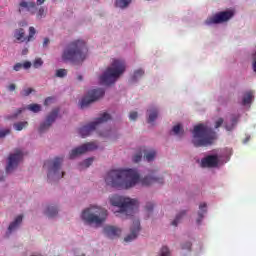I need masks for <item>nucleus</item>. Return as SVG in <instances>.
Segmentation results:
<instances>
[{
	"instance_id": "obj_35",
	"label": "nucleus",
	"mask_w": 256,
	"mask_h": 256,
	"mask_svg": "<svg viewBox=\"0 0 256 256\" xmlns=\"http://www.w3.org/2000/svg\"><path fill=\"white\" fill-rule=\"evenodd\" d=\"M160 256H171V251H169V248L167 246L161 248Z\"/></svg>"
},
{
	"instance_id": "obj_47",
	"label": "nucleus",
	"mask_w": 256,
	"mask_h": 256,
	"mask_svg": "<svg viewBox=\"0 0 256 256\" xmlns=\"http://www.w3.org/2000/svg\"><path fill=\"white\" fill-rule=\"evenodd\" d=\"M22 67H23L24 69H31V62H29V61L24 62V63L22 64Z\"/></svg>"
},
{
	"instance_id": "obj_27",
	"label": "nucleus",
	"mask_w": 256,
	"mask_h": 256,
	"mask_svg": "<svg viewBox=\"0 0 256 256\" xmlns=\"http://www.w3.org/2000/svg\"><path fill=\"white\" fill-rule=\"evenodd\" d=\"M185 215H187V211L183 210L181 211L179 214L176 215V218L174 219V221L172 222V225L174 227H177V225H179V221L185 217Z\"/></svg>"
},
{
	"instance_id": "obj_43",
	"label": "nucleus",
	"mask_w": 256,
	"mask_h": 256,
	"mask_svg": "<svg viewBox=\"0 0 256 256\" xmlns=\"http://www.w3.org/2000/svg\"><path fill=\"white\" fill-rule=\"evenodd\" d=\"M191 242H186L185 244H182V249H186V251H191Z\"/></svg>"
},
{
	"instance_id": "obj_17",
	"label": "nucleus",
	"mask_w": 256,
	"mask_h": 256,
	"mask_svg": "<svg viewBox=\"0 0 256 256\" xmlns=\"http://www.w3.org/2000/svg\"><path fill=\"white\" fill-rule=\"evenodd\" d=\"M28 11V13H30L31 15H35V13H37V4L33 1H25L22 0L19 3V13H23V11Z\"/></svg>"
},
{
	"instance_id": "obj_44",
	"label": "nucleus",
	"mask_w": 256,
	"mask_h": 256,
	"mask_svg": "<svg viewBox=\"0 0 256 256\" xmlns=\"http://www.w3.org/2000/svg\"><path fill=\"white\" fill-rule=\"evenodd\" d=\"M14 71H21L23 69V64L21 63H16L13 67Z\"/></svg>"
},
{
	"instance_id": "obj_29",
	"label": "nucleus",
	"mask_w": 256,
	"mask_h": 256,
	"mask_svg": "<svg viewBox=\"0 0 256 256\" xmlns=\"http://www.w3.org/2000/svg\"><path fill=\"white\" fill-rule=\"evenodd\" d=\"M156 156H157V152L155 150H150L149 152H146L144 154V157L148 162L153 161V159H155Z\"/></svg>"
},
{
	"instance_id": "obj_52",
	"label": "nucleus",
	"mask_w": 256,
	"mask_h": 256,
	"mask_svg": "<svg viewBox=\"0 0 256 256\" xmlns=\"http://www.w3.org/2000/svg\"><path fill=\"white\" fill-rule=\"evenodd\" d=\"M36 3L37 5H43V3H45V0H37Z\"/></svg>"
},
{
	"instance_id": "obj_51",
	"label": "nucleus",
	"mask_w": 256,
	"mask_h": 256,
	"mask_svg": "<svg viewBox=\"0 0 256 256\" xmlns=\"http://www.w3.org/2000/svg\"><path fill=\"white\" fill-rule=\"evenodd\" d=\"M23 113V109H18L17 112L15 113L14 117H17V115H21Z\"/></svg>"
},
{
	"instance_id": "obj_19",
	"label": "nucleus",
	"mask_w": 256,
	"mask_h": 256,
	"mask_svg": "<svg viewBox=\"0 0 256 256\" xmlns=\"http://www.w3.org/2000/svg\"><path fill=\"white\" fill-rule=\"evenodd\" d=\"M202 167H217L219 158L217 155H209L201 160Z\"/></svg>"
},
{
	"instance_id": "obj_40",
	"label": "nucleus",
	"mask_w": 256,
	"mask_h": 256,
	"mask_svg": "<svg viewBox=\"0 0 256 256\" xmlns=\"http://www.w3.org/2000/svg\"><path fill=\"white\" fill-rule=\"evenodd\" d=\"M9 133H11V130H9V129L1 130L0 131V139L5 137L6 135H9Z\"/></svg>"
},
{
	"instance_id": "obj_24",
	"label": "nucleus",
	"mask_w": 256,
	"mask_h": 256,
	"mask_svg": "<svg viewBox=\"0 0 256 256\" xmlns=\"http://www.w3.org/2000/svg\"><path fill=\"white\" fill-rule=\"evenodd\" d=\"M57 213H59V210L56 206H48L45 211V215L48 217H55L57 216Z\"/></svg>"
},
{
	"instance_id": "obj_16",
	"label": "nucleus",
	"mask_w": 256,
	"mask_h": 256,
	"mask_svg": "<svg viewBox=\"0 0 256 256\" xmlns=\"http://www.w3.org/2000/svg\"><path fill=\"white\" fill-rule=\"evenodd\" d=\"M130 231L131 233L124 238L125 243H131V241L137 239V235H139V231H141V222H139V220H134Z\"/></svg>"
},
{
	"instance_id": "obj_37",
	"label": "nucleus",
	"mask_w": 256,
	"mask_h": 256,
	"mask_svg": "<svg viewBox=\"0 0 256 256\" xmlns=\"http://www.w3.org/2000/svg\"><path fill=\"white\" fill-rule=\"evenodd\" d=\"M93 164V158H87L86 160H84L81 165H83V167H85L86 169L88 167H91V165Z\"/></svg>"
},
{
	"instance_id": "obj_22",
	"label": "nucleus",
	"mask_w": 256,
	"mask_h": 256,
	"mask_svg": "<svg viewBox=\"0 0 256 256\" xmlns=\"http://www.w3.org/2000/svg\"><path fill=\"white\" fill-rule=\"evenodd\" d=\"M23 222V215H19L15 218V220L9 225L8 231L11 233L12 231H15L19 225Z\"/></svg>"
},
{
	"instance_id": "obj_38",
	"label": "nucleus",
	"mask_w": 256,
	"mask_h": 256,
	"mask_svg": "<svg viewBox=\"0 0 256 256\" xmlns=\"http://www.w3.org/2000/svg\"><path fill=\"white\" fill-rule=\"evenodd\" d=\"M33 91H35L33 88H26L20 93V95H22V97H29V94L33 93Z\"/></svg>"
},
{
	"instance_id": "obj_46",
	"label": "nucleus",
	"mask_w": 256,
	"mask_h": 256,
	"mask_svg": "<svg viewBox=\"0 0 256 256\" xmlns=\"http://www.w3.org/2000/svg\"><path fill=\"white\" fill-rule=\"evenodd\" d=\"M153 207H154V205H153V203H151V202H149V203L146 204V210H147L148 212L153 211Z\"/></svg>"
},
{
	"instance_id": "obj_31",
	"label": "nucleus",
	"mask_w": 256,
	"mask_h": 256,
	"mask_svg": "<svg viewBox=\"0 0 256 256\" xmlns=\"http://www.w3.org/2000/svg\"><path fill=\"white\" fill-rule=\"evenodd\" d=\"M46 15L47 11H45V8L41 6L36 13V19H43Z\"/></svg>"
},
{
	"instance_id": "obj_9",
	"label": "nucleus",
	"mask_w": 256,
	"mask_h": 256,
	"mask_svg": "<svg viewBox=\"0 0 256 256\" xmlns=\"http://www.w3.org/2000/svg\"><path fill=\"white\" fill-rule=\"evenodd\" d=\"M105 95V90L102 88H97L90 90L88 94L82 98L80 102L81 109H85V107H89L91 103H95V101H99L101 97Z\"/></svg>"
},
{
	"instance_id": "obj_12",
	"label": "nucleus",
	"mask_w": 256,
	"mask_h": 256,
	"mask_svg": "<svg viewBox=\"0 0 256 256\" xmlns=\"http://www.w3.org/2000/svg\"><path fill=\"white\" fill-rule=\"evenodd\" d=\"M95 149H97V144L93 142H88L86 144H83L82 146L73 149L70 152V159H75V157H79V155H83L89 151H95Z\"/></svg>"
},
{
	"instance_id": "obj_39",
	"label": "nucleus",
	"mask_w": 256,
	"mask_h": 256,
	"mask_svg": "<svg viewBox=\"0 0 256 256\" xmlns=\"http://www.w3.org/2000/svg\"><path fill=\"white\" fill-rule=\"evenodd\" d=\"M42 65H43V60L41 58L36 59L33 63V67L35 69H39V67H41Z\"/></svg>"
},
{
	"instance_id": "obj_11",
	"label": "nucleus",
	"mask_w": 256,
	"mask_h": 256,
	"mask_svg": "<svg viewBox=\"0 0 256 256\" xmlns=\"http://www.w3.org/2000/svg\"><path fill=\"white\" fill-rule=\"evenodd\" d=\"M233 17V11H222L209 17L205 20V25H217L219 23H225Z\"/></svg>"
},
{
	"instance_id": "obj_15",
	"label": "nucleus",
	"mask_w": 256,
	"mask_h": 256,
	"mask_svg": "<svg viewBox=\"0 0 256 256\" xmlns=\"http://www.w3.org/2000/svg\"><path fill=\"white\" fill-rule=\"evenodd\" d=\"M35 33H37V31L35 30V27L31 26L29 28V35L27 37H25V30L23 28H19L15 31L14 33V37L15 39H17V41H21L22 43L24 41H32L33 37H35Z\"/></svg>"
},
{
	"instance_id": "obj_1",
	"label": "nucleus",
	"mask_w": 256,
	"mask_h": 256,
	"mask_svg": "<svg viewBox=\"0 0 256 256\" xmlns=\"http://www.w3.org/2000/svg\"><path fill=\"white\" fill-rule=\"evenodd\" d=\"M139 181L145 187H149V185H153V183H159L160 185H163L164 183L163 177H157L153 174L141 179L137 169L131 168L111 170L105 177L106 185H108V187H113L114 189H131L132 187H135Z\"/></svg>"
},
{
	"instance_id": "obj_14",
	"label": "nucleus",
	"mask_w": 256,
	"mask_h": 256,
	"mask_svg": "<svg viewBox=\"0 0 256 256\" xmlns=\"http://www.w3.org/2000/svg\"><path fill=\"white\" fill-rule=\"evenodd\" d=\"M59 116V108H55L52 110V113H50L47 117L46 120L40 125L39 127V133H45L53 123H55V120Z\"/></svg>"
},
{
	"instance_id": "obj_34",
	"label": "nucleus",
	"mask_w": 256,
	"mask_h": 256,
	"mask_svg": "<svg viewBox=\"0 0 256 256\" xmlns=\"http://www.w3.org/2000/svg\"><path fill=\"white\" fill-rule=\"evenodd\" d=\"M55 77H59L60 79H62L63 77H67V69L61 68L56 70Z\"/></svg>"
},
{
	"instance_id": "obj_45",
	"label": "nucleus",
	"mask_w": 256,
	"mask_h": 256,
	"mask_svg": "<svg viewBox=\"0 0 256 256\" xmlns=\"http://www.w3.org/2000/svg\"><path fill=\"white\" fill-rule=\"evenodd\" d=\"M55 98H53V97H47L46 99H45V101H44V105L45 106H47V105H49V103H53V100H54Z\"/></svg>"
},
{
	"instance_id": "obj_42",
	"label": "nucleus",
	"mask_w": 256,
	"mask_h": 256,
	"mask_svg": "<svg viewBox=\"0 0 256 256\" xmlns=\"http://www.w3.org/2000/svg\"><path fill=\"white\" fill-rule=\"evenodd\" d=\"M223 118H219L216 122H215V129H219V127H221V125H223Z\"/></svg>"
},
{
	"instance_id": "obj_32",
	"label": "nucleus",
	"mask_w": 256,
	"mask_h": 256,
	"mask_svg": "<svg viewBox=\"0 0 256 256\" xmlns=\"http://www.w3.org/2000/svg\"><path fill=\"white\" fill-rule=\"evenodd\" d=\"M27 109H29V111H32V113H39V111H41V105L30 104L27 106Z\"/></svg>"
},
{
	"instance_id": "obj_2",
	"label": "nucleus",
	"mask_w": 256,
	"mask_h": 256,
	"mask_svg": "<svg viewBox=\"0 0 256 256\" xmlns=\"http://www.w3.org/2000/svg\"><path fill=\"white\" fill-rule=\"evenodd\" d=\"M87 43L78 39L69 42L63 49L61 59L64 63H83L87 59Z\"/></svg>"
},
{
	"instance_id": "obj_55",
	"label": "nucleus",
	"mask_w": 256,
	"mask_h": 256,
	"mask_svg": "<svg viewBox=\"0 0 256 256\" xmlns=\"http://www.w3.org/2000/svg\"><path fill=\"white\" fill-rule=\"evenodd\" d=\"M26 51L23 52V55H25Z\"/></svg>"
},
{
	"instance_id": "obj_4",
	"label": "nucleus",
	"mask_w": 256,
	"mask_h": 256,
	"mask_svg": "<svg viewBox=\"0 0 256 256\" xmlns=\"http://www.w3.org/2000/svg\"><path fill=\"white\" fill-rule=\"evenodd\" d=\"M125 69H127V65L123 60L114 59L111 66L100 76V83L102 85H113L125 73Z\"/></svg>"
},
{
	"instance_id": "obj_30",
	"label": "nucleus",
	"mask_w": 256,
	"mask_h": 256,
	"mask_svg": "<svg viewBox=\"0 0 256 256\" xmlns=\"http://www.w3.org/2000/svg\"><path fill=\"white\" fill-rule=\"evenodd\" d=\"M27 125H29V123L27 121L17 122L14 124V129L16 131H23V129H25V127H27Z\"/></svg>"
},
{
	"instance_id": "obj_7",
	"label": "nucleus",
	"mask_w": 256,
	"mask_h": 256,
	"mask_svg": "<svg viewBox=\"0 0 256 256\" xmlns=\"http://www.w3.org/2000/svg\"><path fill=\"white\" fill-rule=\"evenodd\" d=\"M61 165H63V157H56L53 160H48L44 163V167H48V179H51V177L62 179L65 172H61Z\"/></svg>"
},
{
	"instance_id": "obj_28",
	"label": "nucleus",
	"mask_w": 256,
	"mask_h": 256,
	"mask_svg": "<svg viewBox=\"0 0 256 256\" xmlns=\"http://www.w3.org/2000/svg\"><path fill=\"white\" fill-rule=\"evenodd\" d=\"M145 75V70L144 69H138L134 72V75L132 76V81L135 82L138 79H141Z\"/></svg>"
},
{
	"instance_id": "obj_50",
	"label": "nucleus",
	"mask_w": 256,
	"mask_h": 256,
	"mask_svg": "<svg viewBox=\"0 0 256 256\" xmlns=\"http://www.w3.org/2000/svg\"><path fill=\"white\" fill-rule=\"evenodd\" d=\"M47 45H49V38H45L43 42L44 47H47Z\"/></svg>"
},
{
	"instance_id": "obj_21",
	"label": "nucleus",
	"mask_w": 256,
	"mask_h": 256,
	"mask_svg": "<svg viewBox=\"0 0 256 256\" xmlns=\"http://www.w3.org/2000/svg\"><path fill=\"white\" fill-rule=\"evenodd\" d=\"M205 213H207V203H202L199 205L198 218L196 220V223L198 225H201V221H203V218L205 217Z\"/></svg>"
},
{
	"instance_id": "obj_20",
	"label": "nucleus",
	"mask_w": 256,
	"mask_h": 256,
	"mask_svg": "<svg viewBox=\"0 0 256 256\" xmlns=\"http://www.w3.org/2000/svg\"><path fill=\"white\" fill-rule=\"evenodd\" d=\"M148 113V123H153L157 117H159V110L156 107H151L147 110Z\"/></svg>"
},
{
	"instance_id": "obj_36",
	"label": "nucleus",
	"mask_w": 256,
	"mask_h": 256,
	"mask_svg": "<svg viewBox=\"0 0 256 256\" xmlns=\"http://www.w3.org/2000/svg\"><path fill=\"white\" fill-rule=\"evenodd\" d=\"M143 159V152H138L133 156V162L139 163Z\"/></svg>"
},
{
	"instance_id": "obj_18",
	"label": "nucleus",
	"mask_w": 256,
	"mask_h": 256,
	"mask_svg": "<svg viewBox=\"0 0 256 256\" xmlns=\"http://www.w3.org/2000/svg\"><path fill=\"white\" fill-rule=\"evenodd\" d=\"M103 233L109 239H117V237L121 236V229L115 226H105L103 229Z\"/></svg>"
},
{
	"instance_id": "obj_8",
	"label": "nucleus",
	"mask_w": 256,
	"mask_h": 256,
	"mask_svg": "<svg viewBox=\"0 0 256 256\" xmlns=\"http://www.w3.org/2000/svg\"><path fill=\"white\" fill-rule=\"evenodd\" d=\"M111 119V115L107 112H104L99 118H97L94 122L89 123L88 125L82 126L79 128L78 133L81 137H89V135L97 129V125H101V123H106Z\"/></svg>"
},
{
	"instance_id": "obj_54",
	"label": "nucleus",
	"mask_w": 256,
	"mask_h": 256,
	"mask_svg": "<svg viewBox=\"0 0 256 256\" xmlns=\"http://www.w3.org/2000/svg\"><path fill=\"white\" fill-rule=\"evenodd\" d=\"M26 51L23 52V55H25Z\"/></svg>"
},
{
	"instance_id": "obj_33",
	"label": "nucleus",
	"mask_w": 256,
	"mask_h": 256,
	"mask_svg": "<svg viewBox=\"0 0 256 256\" xmlns=\"http://www.w3.org/2000/svg\"><path fill=\"white\" fill-rule=\"evenodd\" d=\"M172 131L174 135H183V127L181 126V124L175 125L172 128Z\"/></svg>"
},
{
	"instance_id": "obj_53",
	"label": "nucleus",
	"mask_w": 256,
	"mask_h": 256,
	"mask_svg": "<svg viewBox=\"0 0 256 256\" xmlns=\"http://www.w3.org/2000/svg\"><path fill=\"white\" fill-rule=\"evenodd\" d=\"M78 81H83V76H78Z\"/></svg>"
},
{
	"instance_id": "obj_23",
	"label": "nucleus",
	"mask_w": 256,
	"mask_h": 256,
	"mask_svg": "<svg viewBox=\"0 0 256 256\" xmlns=\"http://www.w3.org/2000/svg\"><path fill=\"white\" fill-rule=\"evenodd\" d=\"M253 101V92L248 91L244 94L243 100H242V105H249Z\"/></svg>"
},
{
	"instance_id": "obj_6",
	"label": "nucleus",
	"mask_w": 256,
	"mask_h": 256,
	"mask_svg": "<svg viewBox=\"0 0 256 256\" xmlns=\"http://www.w3.org/2000/svg\"><path fill=\"white\" fill-rule=\"evenodd\" d=\"M110 203L113 207H118L117 213H124L127 216L133 215L137 209L139 202L136 199H131L119 195L112 196Z\"/></svg>"
},
{
	"instance_id": "obj_49",
	"label": "nucleus",
	"mask_w": 256,
	"mask_h": 256,
	"mask_svg": "<svg viewBox=\"0 0 256 256\" xmlns=\"http://www.w3.org/2000/svg\"><path fill=\"white\" fill-rule=\"evenodd\" d=\"M8 89H9V91H15V89H16L15 84H10V85L8 86Z\"/></svg>"
},
{
	"instance_id": "obj_25",
	"label": "nucleus",
	"mask_w": 256,
	"mask_h": 256,
	"mask_svg": "<svg viewBox=\"0 0 256 256\" xmlns=\"http://www.w3.org/2000/svg\"><path fill=\"white\" fill-rule=\"evenodd\" d=\"M239 121L238 117H232L230 124H225L226 131H233L237 125V122Z\"/></svg>"
},
{
	"instance_id": "obj_10",
	"label": "nucleus",
	"mask_w": 256,
	"mask_h": 256,
	"mask_svg": "<svg viewBox=\"0 0 256 256\" xmlns=\"http://www.w3.org/2000/svg\"><path fill=\"white\" fill-rule=\"evenodd\" d=\"M233 17V11H222L209 17L205 20V25H217L219 23H225Z\"/></svg>"
},
{
	"instance_id": "obj_41",
	"label": "nucleus",
	"mask_w": 256,
	"mask_h": 256,
	"mask_svg": "<svg viewBox=\"0 0 256 256\" xmlns=\"http://www.w3.org/2000/svg\"><path fill=\"white\" fill-rule=\"evenodd\" d=\"M138 117V113L137 112H131L129 115V119L130 121H135Z\"/></svg>"
},
{
	"instance_id": "obj_26",
	"label": "nucleus",
	"mask_w": 256,
	"mask_h": 256,
	"mask_svg": "<svg viewBox=\"0 0 256 256\" xmlns=\"http://www.w3.org/2000/svg\"><path fill=\"white\" fill-rule=\"evenodd\" d=\"M131 3V0H116L115 5L116 7H119L120 9H125L129 7V4Z\"/></svg>"
},
{
	"instance_id": "obj_13",
	"label": "nucleus",
	"mask_w": 256,
	"mask_h": 256,
	"mask_svg": "<svg viewBox=\"0 0 256 256\" xmlns=\"http://www.w3.org/2000/svg\"><path fill=\"white\" fill-rule=\"evenodd\" d=\"M23 159V152L20 149H16L15 153L10 154L8 157V165L6 166V173L13 171L15 167L19 165V162Z\"/></svg>"
},
{
	"instance_id": "obj_3",
	"label": "nucleus",
	"mask_w": 256,
	"mask_h": 256,
	"mask_svg": "<svg viewBox=\"0 0 256 256\" xmlns=\"http://www.w3.org/2000/svg\"><path fill=\"white\" fill-rule=\"evenodd\" d=\"M215 141V132L205 124L194 126L192 131V144L194 147H208Z\"/></svg>"
},
{
	"instance_id": "obj_5",
	"label": "nucleus",
	"mask_w": 256,
	"mask_h": 256,
	"mask_svg": "<svg viewBox=\"0 0 256 256\" xmlns=\"http://www.w3.org/2000/svg\"><path fill=\"white\" fill-rule=\"evenodd\" d=\"M81 217L88 225L101 227V224L107 220V210L99 206H90L82 212Z\"/></svg>"
},
{
	"instance_id": "obj_48",
	"label": "nucleus",
	"mask_w": 256,
	"mask_h": 256,
	"mask_svg": "<svg viewBox=\"0 0 256 256\" xmlns=\"http://www.w3.org/2000/svg\"><path fill=\"white\" fill-rule=\"evenodd\" d=\"M252 67H253V71L256 73V53L254 54V60H253Z\"/></svg>"
}]
</instances>
